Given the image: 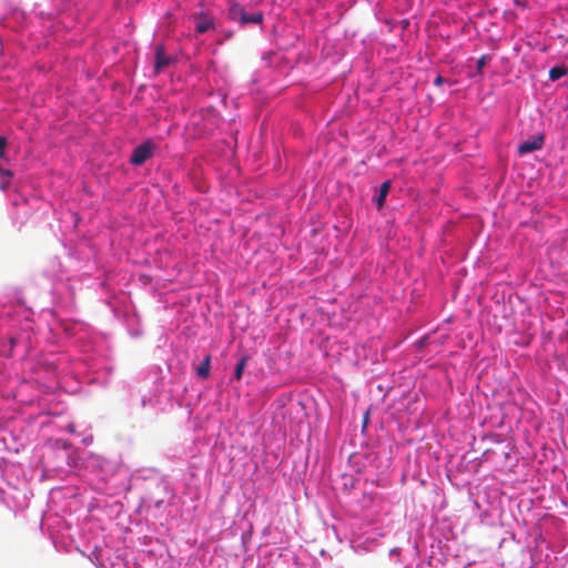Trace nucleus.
Here are the masks:
<instances>
[{
	"label": "nucleus",
	"instance_id": "obj_13",
	"mask_svg": "<svg viewBox=\"0 0 568 568\" xmlns=\"http://www.w3.org/2000/svg\"><path fill=\"white\" fill-rule=\"evenodd\" d=\"M445 82V79L442 75H437L434 80L435 85H442Z\"/></svg>",
	"mask_w": 568,
	"mask_h": 568
},
{
	"label": "nucleus",
	"instance_id": "obj_14",
	"mask_svg": "<svg viewBox=\"0 0 568 568\" xmlns=\"http://www.w3.org/2000/svg\"><path fill=\"white\" fill-rule=\"evenodd\" d=\"M0 187H1L2 190H4V189H6V184H3V183H2V184L0 185Z\"/></svg>",
	"mask_w": 568,
	"mask_h": 568
},
{
	"label": "nucleus",
	"instance_id": "obj_10",
	"mask_svg": "<svg viewBox=\"0 0 568 568\" xmlns=\"http://www.w3.org/2000/svg\"><path fill=\"white\" fill-rule=\"evenodd\" d=\"M361 503L364 508H369L374 503V495L372 493H364Z\"/></svg>",
	"mask_w": 568,
	"mask_h": 568
},
{
	"label": "nucleus",
	"instance_id": "obj_6",
	"mask_svg": "<svg viewBox=\"0 0 568 568\" xmlns=\"http://www.w3.org/2000/svg\"><path fill=\"white\" fill-rule=\"evenodd\" d=\"M390 190V180H385V182L381 185L379 192L377 196L374 199L376 206L381 210L384 205L385 199Z\"/></svg>",
	"mask_w": 568,
	"mask_h": 568
},
{
	"label": "nucleus",
	"instance_id": "obj_5",
	"mask_svg": "<svg viewBox=\"0 0 568 568\" xmlns=\"http://www.w3.org/2000/svg\"><path fill=\"white\" fill-rule=\"evenodd\" d=\"M172 59L165 54L164 47L162 44L155 47V61L154 72L160 73L163 69L169 67Z\"/></svg>",
	"mask_w": 568,
	"mask_h": 568
},
{
	"label": "nucleus",
	"instance_id": "obj_12",
	"mask_svg": "<svg viewBox=\"0 0 568 568\" xmlns=\"http://www.w3.org/2000/svg\"><path fill=\"white\" fill-rule=\"evenodd\" d=\"M487 59H488L487 55H483L478 59V61H477L478 71H481V69L485 67Z\"/></svg>",
	"mask_w": 568,
	"mask_h": 568
},
{
	"label": "nucleus",
	"instance_id": "obj_11",
	"mask_svg": "<svg viewBox=\"0 0 568 568\" xmlns=\"http://www.w3.org/2000/svg\"><path fill=\"white\" fill-rule=\"evenodd\" d=\"M7 148V139L4 136H0V159L4 156Z\"/></svg>",
	"mask_w": 568,
	"mask_h": 568
},
{
	"label": "nucleus",
	"instance_id": "obj_2",
	"mask_svg": "<svg viewBox=\"0 0 568 568\" xmlns=\"http://www.w3.org/2000/svg\"><path fill=\"white\" fill-rule=\"evenodd\" d=\"M155 145L152 141L148 140L136 148H134L131 154V162L136 165L143 164L148 159L153 155Z\"/></svg>",
	"mask_w": 568,
	"mask_h": 568
},
{
	"label": "nucleus",
	"instance_id": "obj_1",
	"mask_svg": "<svg viewBox=\"0 0 568 568\" xmlns=\"http://www.w3.org/2000/svg\"><path fill=\"white\" fill-rule=\"evenodd\" d=\"M229 17L233 21H237L241 24H247V23H262L264 16L262 12H255L252 14L246 13L244 8L239 3L231 4L229 9Z\"/></svg>",
	"mask_w": 568,
	"mask_h": 568
},
{
	"label": "nucleus",
	"instance_id": "obj_7",
	"mask_svg": "<svg viewBox=\"0 0 568 568\" xmlns=\"http://www.w3.org/2000/svg\"><path fill=\"white\" fill-rule=\"evenodd\" d=\"M211 367V355H206L200 366L196 368V374L202 379H206L210 376Z\"/></svg>",
	"mask_w": 568,
	"mask_h": 568
},
{
	"label": "nucleus",
	"instance_id": "obj_4",
	"mask_svg": "<svg viewBox=\"0 0 568 568\" xmlns=\"http://www.w3.org/2000/svg\"><path fill=\"white\" fill-rule=\"evenodd\" d=\"M195 21V31L200 34L205 33L206 31L214 29V18L205 12L195 13L193 16Z\"/></svg>",
	"mask_w": 568,
	"mask_h": 568
},
{
	"label": "nucleus",
	"instance_id": "obj_3",
	"mask_svg": "<svg viewBox=\"0 0 568 568\" xmlns=\"http://www.w3.org/2000/svg\"><path fill=\"white\" fill-rule=\"evenodd\" d=\"M545 138L542 134H537L528 139L527 141L521 142L518 145L519 154H527L537 150H540L544 146Z\"/></svg>",
	"mask_w": 568,
	"mask_h": 568
},
{
	"label": "nucleus",
	"instance_id": "obj_9",
	"mask_svg": "<svg viewBox=\"0 0 568 568\" xmlns=\"http://www.w3.org/2000/svg\"><path fill=\"white\" fill-rule=\"evenodd\" d=\"M246 362H247V356L244 355V356L241 357V359L237 362V364L235 366L234 377L237 381H240L242 378L243 371L245 368Z\"/></svg>",
	"mask_w": 568,
	"mask_h": 568
},
{
	"label": "nucleus",
	"instance_id": "obj_8",
	"mask_svg": "<svg viewBox=\"0 0 568 568\" xmlns=\"http://www.w3.org/2000/svg\"><path fill=\"white\" fill-rule=\"evenodd\" d=\"M566 73L567 70L564 67L556 65L549 70V79L551 81H557L560 78H562Z\"/></svg>",
	"mask_w": 568,
	"mask_h": 568
}]
</instances>
